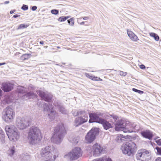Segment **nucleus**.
<instances>
[{"mask_svg": "<svg viewBox=\"0 0 161 161\" xmlns=\"http://www.w3.org/2000/svg\"><path fill=\"white\" fill-rule=\"evenodd\" d=\"M41 154L45 161H54L58 156L57 150L52 146H47L43 148Z\"/></svg>", "mask_w": 161, "mask_h": 161, "instance_id": "obj_1", "label": "nucleus"}, {"mask_svg": "<svg viewBox=\"0 0 161 161\" xmlns=\"http://www.w3.org/2000/svg\"><path fill=\"white\" fill-rule=\"evenodd\" d=\"M42 137L40 130L36 126L31 127L28 134V139L31 144L35 145L40 142Z\"/></svg>", "mask_w": 161, "mask_h": 161, "instance_id": "obj_2", "label": "nucleus"}, {"mask_svg": "<svg viewBox=\"0 0 161 161\" xmlns=\"http://www.w3.org/2000/svg\"><path fill=\"white\" fill-rule=\"evenodd\" d=\"M66 132L63 124H61L58 125L54 128V134L51 138L52 141L57 144H60Z\"/></svg>", "mask_w": 161, "mask_h": 161, "instance_id": "obj_3", "label": "nucleus"}, {"mask_svg": "<svg viewBox=\"0 0 161 161\" xmlns=\"http://www.w3.org/2000/svg\"><path fill=\"white\" fill-rule=\"evenodd\" d=\"M5 130L10 141L15 142L18 140L19 138L20 133L14 126L7 125L5 127Z\"/></svg>", "mask_w": 161, "mask_h": 161, "instance_id": "obj_4", "label": "nucleus"}, {"mask_svg": "<svg viewBox=\"0 0 161 161\" xmlns=\"http://www.w3.org/2000/svg\"><path fill=\"white\" fill-rule=\"evenodd\" d=\"M121 150L123 154L129 156H133L136 150V145L132 142H126L122 145Z\"/></svg>", "mask_w": 161, "mask_h": 161, "instance_id": "obj_5", "label": "nucleus"}, {"mask_svg": "<svg viewBox=\"0 0 161 161\" xmlns=\"http://www.w3.org/2000/svg\"><path fill=\"white\" fill-rule=\"evenodd\" d=\"M15 116L13 109L10 107L5 108L2 113V119L6 123H10L13 121Z\"/></svg>", "mask_w": 161, "mask_h": 161, "instance_id": "obj_6", "label": "nucleus"}, {"mask_svg": "<svg viewBox=\"0 0 161 161\" xmlns=\"http://www.w3.org/2000/svg\"><path fill=\"white\" fill-rule=\"evenodd\" d=\"M82 155L81 149L79 147H75L72 150L66 154L64 158L67 160L72 161L77 159Z\"/></svg>", "mask_w": 161, "mask_h": 161, "instance_id": "obj_7", "label": "nucleus"}, {"mask_svg": "<svg viewBox=\"0 0 161 161\" xmlns=\"http://www.w3.org/2000/svg\"><path fill=\"white\" fill-rule=\"evenodd\" d=\"M31 124L30 120L27 118L18 117L17 118L16 125L17 127L20 130L26 128Z\"/></svg>", "mask_w": 161, "mask_h": 161, "instance_id": "obj_8", "label": "nucleus"}, {"mask_svg": "<svg viewBox=\"0 0 161 161\" xmlns=\"http://www.w3.org/2000/svg\"><path fill=\"white\" fill-rule=\"evenodd\" d=\"M99 129L97 128H92L86 135L85 142L86 143H91L95 140L96 136L98 133Z\"/></svg>", "mask_w": 161, "mask_h": 161, "instance_id": "obj_9", "label": "nucleus"}, {"mask_svg": "<svg viewBox=\"0 0 161 161\" xmlns=\"http://www.w3.org/2000/svg\"><path fill=\"white\" fill-rule=\"evenodd\" d=\"M150 153L145 149L139 150L136 154L137 161H147V158L150 156Z\"/></svg>", "mask_w": 161, "mask_h": 161, "instance_id": "obj_10", "label": "nucleus"}, {"mask_svg": "<svg viewBox=\"0 0 161 161\" xmlns=\"http://www.w3.org/2000/svg\"><path fill=\"white\" fill-rule=\"evenodd\" d=\"M37 92L43 100L48 102L51 100L52 97V95L47 92H44L43 89H41L40 90H37Z\"/></svg>", "mask_w": 161, "mask_h": 161, "instance_id": "obj_11", "label": "nucleus"}, {"mask_svg": "<svg viewBox=\"0 0 161 161\" xmlns=\"http://www.w3.org/2000/svg\"><path fill=\"white\" fill-rule=\"evenodd\" d=\"M44 111L48 112L50 111V113L49 114L51 119H53L57 115V113L53 111V108L52 105L50 104H48L47 103H44L43 105Z\"/></svg>", "mask_w": 161, "mask_h": 161, "instance_id": "obj_12", "label": "nucleus"}, {"mask_svg": "<svg viewBox=\"0 0 161 161\" xmlns=\"http://www.w3.org/2000/svg\"><path fill=\"white\" fill-rule=\"evenodd\" d=\"M102 114L99 113H91L89 114L90 119L89 122L91 123L96 122L100 123L102 119L99 117L102 115Z\"/></svg>", "mask_w": 161, "mask_h": 161, "instance_id": "obj_13", "label": "nucleus"}, {"mask_svg": "<svg viewBox=\"0 0 161 161\" xmlns=\"http://www.w3.org/2000/svg\"><path fill=\"white\" fill-rule=\"evenodd\" d=\"M80 114H82L83 116L76 118L75 119V123L76 126H78L86 122L88 120V116L87 114H85L83 115V112L80 111Z\"/></svg>", "mask_w": 161, "mask_h": 161, "instance_id": "obj_14", "label": "nucleus"}, {"mask_svg": "<svg viewBox=\"0 0 161 161\" xmlns=\"http://www.w3.org/2000/svg\"><path fill=\"white\" fill-rule=\"evenodd\" d=\"M126 121L121 120L116 122L115 124V129L116 131H123L124 132H126L125 129Z\"/></svg>", "mask_w": 161, "mask_h": 161, "instance_id": "obj_15", "label": "nucleus"}, {"mask_svg": "<svg viewBox=\"0 0 161 161\" xmlns=\"http://www.w3.org/2000/svg\"><path fill=\"white\" fill-rule=\"evenodd\" d=\"M103 150V148L97 143L94 144L92 146V152L94 156H99Z\"/></svg>", "mask_w": 161, "mask_h": 161, "instance_id": "obj_16", "label": "nucleus"}, {"mask_svg": "<svg viewBox=\"0 0 161 161\" xmlns=\"http://www.w3.org/2000/svg\"><path fill=\"white\" fill-rule=\"evenodd\" d=\"M126 132L125 133H131L135 132V130H137L136 125L134 124H132L129 121H126L125 122V129Z\"/></svg>", "mask_w": 161, "mask_h": 161, "instance_id": "obj_17", "label": "nucleus"}, {"mask_svg": "<svg viewBox=\"0 0 161 161\" xmlns=\"http://www.w3.org/2000/svg\"><path fill=\"white\" fill-rule=\"evenodd\" d=\"M13 84L9 83H6L2 84V89L6 92L11 90L13 87Z\"/></svg>", "mask_w": 161, "mask_h": 161, "instance_id": "obj_18", "label": "nucleus"}, {"mask_svg": "<svg viewBox=\"0 0 161 161\" xmlns=\"http://www.w3.org/2000/svg\"><path fill=\"white\" fill-rule=\"evenodd\" d=\"M141 134L143 137L149 140H151L153 136L152 132L149 130L142 131Z\"/></svg>", "mask_w": 161, "mask_h": 161, "instance_id": "obj_19", "label": "nucleus"}, {"mask_svg": "<svg viewBox=\"0 0 161 161\" xmlns=\"http://www.w3.org/2000/svg\"><path fill=\"white\" fill-rule=\"evenodd\" d=\"M127 34L131 41L137 42L139 40L138 37L132 31L127 30Z\"/></svg>", "mask_w": 161, "mask_h": 161, "instance_id": "obj_20", "label": "nucleus"}, {"mask_svg": "<svg viewBox=\"0 0 161 161\" xmlns=\"http://www.w3.org/2000/svg\"><path fill=\"white\" fill-rule=\"evenodd\" d=\"M54 105L55 107H57L59 109V112L64 114H67L68 111L65 110L64 108L57 101H55L54 103Z\"/></svg>", "mask_w": 161, "mask_h": 161, "instance_id": "obj_21", "label": "nucleus"}, {"mask_svg": "<svg viewBox=\"0 0 161 161\" xmlns=\"http://www.w3.org/2000/svg\"><path fill=\"white\" fill-rule=\"evenodd\" d=\"M103 125L104 129L107 130L112 127L111 124L108 122L103 119L100 123Z\"/></svg>", "mask_w": 161, "mask_h": 161, "instance_id": "obj_22", "label": "nucleus"}, {"mask_svg": "<svg viewBox=\"0 0 161 161\" xmlns=\"http://www.w3.org/2000/svg\"><path fill=\"white\" fill-rule=\"evenodd\" d=\"M36 96L37 95L36 94L31 92H28L23 96V99L27 100L29 99L36 97Z\"/></svg>", "mask_w": 161, "mask_h": 161, "instance_id": "obj_23", "label": "nucleus"}, {"mask_svg": "<svg viewBox=\"0 0 161 161\" xmlns=\"http://www.w3.org/2000/svg\"><path fill=\"white\" fill-rule=\"evenodd\" d=\"M85 75L87 77L89 78L90 79L93 80H102L100 78L94 76H93L90 75L89 74L86 73L85 74Z\"/></svg>", "mask_w": 161, "mask_h": 161, "instance_id": "obj_24", "label": "nucleus"}, {"mask_svg": "<svg viewBox=\"0 0 161 161\" xmlns=\"http://www.w3.org/2000/svg\"><path fill=\"white\" fill-rule=\"evenodd\" d=\"M17 92L19 93H23L27 91V89L22 86H19L17 88Z\"/></svg>", "mask_w": 161, "mask_h": 161, "instance_id": "obj_25", "label": "nucleus"}, {"mask_svg": "<svg viewBox=\"0 0 161 161\" xmlns=\"http://www.w3.org/2000/svg\"><path fill=\"white\" fill-rule=\"evenodd\" d=\"M123 138H125V137L123 135L121 134H118L115 140L117 142L119 143H120L123 140Z\"/></svg>", "mask_w": 161, "mask_h": 161, "instance_id": "obj_26", "label": "nucleus"}, {"mask_svg": "<svg viewBox=\"0 0 161 161\" xmlns=\"http://www.w3.org/2000/svg\"><path fill=\"white\" fill-rule=\"evenodd\" d=\"M149 35L151 37H153L156 41L159 40V37L156 34L153 32H151L149 33Z\"/></svg>", "mask_w": 161, "mask_h": 161, "instance_id": "obj_27", "label": "nucleus"}, {"mask_svg": "<svg viewBox=\"0 0 161 161\" xmlns=\"http://www.w3.org/2000/svg\"><path fill=\"white\" fill-rule=\"evenodd\" d=\"M29 26V25L25 24H21L19 25L17 28L18 30H19L21 29L25 28Z\"/></svg>", "mask_w": 161, "mask_h": 161, "instance_id": "obj_28", "label": "nucleus"}, {"mask_svg": "<svg viewBox=\"0 0 161 161\" xmlns=\"http://www.w3.org/2000/svg\"><path fill=\"white\" fill-rule=\"evenodd\" d=\"M15 148L14 147H12L9 149V155L11 156H12L15 152Z\"/></svg>", "mask_w": 161, "mask_h": 161, "instance_id": "obj_29", "label": "nucleus"}, {"mask_svg": "<svg viewBox=\"0 0 161 161\" xmlns=\"http://www.w3.org/2000/svg\"><path fill=\"white\" fill-rule=\"evenodd\" d=\"M69 24L71 26H73L74 25V19L73 18H71L67 20Z\"/></svg>", "mask_w": 161, "mask_h": 161, "instance_id": "obj_30", "label": "nucleus"}, {"mask_svg": "<svg viewBox=\"0 0 161 161\" xmlns=\"http://www.w3.org/2000/svg\"><path fill=\"white\" fill-rule=\"evenodd\" d=\"M30 56V55L27 54H23L21 57V59L22 60H24L28 59Z\"/></svg>", "mask_w": 161, "mask_h": 161, "instance_id": "obj_31", "label": "nucleus"}, {"mask_svg": "<svg viewBox=\"0 0 161 161\" xmlns=\"http://www.w3.org/2000/svg\"><path fill=\"white\" fill-rule=\"evenodd\" d=\"M69 17V16L65 17L64 16H62L60 17L58 19V20L61 22H62L65 21Z\"/></svg>", "mask_w": 161, "mask_h": 161, "instance_id": "obj_32", "label": "nucleus"}, {"mask_svg": "<svg viewBox=\"0 0 161 161\" xmlns=\"http://www.w3.org/2000/svg\"><path fill=\"white\" fill-rule=\"evenodd\" d=\"M159 137H157L154 138V140L157 144L159 146H161V139H158Z\"/></svg>", "mask_w": 161, "mask_h": 161, "instance_id": "obj_33", "label": "nucleus"}, {"mask_svg": "<svg viewBox=\"0 0 161 161\" xmlns=\"http://www.w3.org/2000/svg\"><path fill=\"white\" fill-rule=\"evenodd\" d=\"M132 90L133 91L136 92H138V93L141 94H143L144 92L142 91L138 90L135 88H133Z\"/></svg>", "mask_w": 161, "mask_h": 161, "instance_id": "obj_34", "label": "nucleus"}, {"mask_svg": "<svg viewBox=\"0 0 161 161\" xmlns=\"http://www.w3.org/2000/svg\"><path fill=\"white\" fill-rule=\"evenodd\" d=\"M102 158L103 159V161H112L111 158L109 157H103Z\"/></svg>", "mask_w": 161, "mask_h": 161, "instance_id": "obj_35", "label": "nucleus"}, {"mask_svg": "<svg viewBox=\"0 0 161 161\" xmlns=\"http://www.w3.org/2000/svg\"><path fill=\"white\" fill-rule=\"evenodd\" d=\"M51 13L54 15H57L58 13V11L56 9H53L51 10Z\"/></svg>", "mask_w": 161, "mask_h": 161, "instance_id": "obj_36", "label": "nucleus"}, {"mask_svg": "<svg viewBox=\"0 0 161 161\" xmlns=\"http://www.w3.org/2000/svg\"><path fill=\"white\" fill-rule=\"evenodd\" d=\"M109 117H110V118H112L115 121L116 120H117L118 118V117L117 116L114 115V114H113L112 115H110L109 116Z\"/></svg>", "mask_w": 161, "mask_h": 161, "instance_id": "obj_37", "label": "nucleus"}, {"mask_svg": "<svg viewBox=\"0 0 161 161\" xmlns=\"http://www.w3.org/2000/svg\"><path fill=\"white\" fill-rule=\"evenodd\" d=\"M21 8L24 10H26L28 9V7L27 5L23 4Z\"/></svg>", "mask_w": 161, "mask_h": 161, "instance_id": "obj_38", "label": "nucleus"}, {"mask_svg": "<svg viewBox=\"0 0 161 161\" xmlns=\"http://www.w3.org/2000/svg\"><path fill=\"white\" fill-rule=\"evenodd\" d=\"M156 149L157 151L158 154L161 155V147H157Z\"/></svg>", "mask_w": 161, "mask_h": 161, "instance_id": "obj_39", "label": "nucleus"}, {"mask_svg": "<svg viewBox=\"0 0 161 161\" xmlns=\"http://www.w3.org/2000/svg\"><path fill=\"white\" fill-rule=\"evenodd\" d=\"M4 137L5 135H2L0 136V139L1 141L3 143H4Z\"/></svg>", "mask_w": 161, "mask_h": 161, "instance_id": "obj_40", "label": "nucleus"}, {"mask_svg": "<svg viewBox=\"0 0 161 161\" xmlns=\"http://www.w3.org/2000/svg\"><path fill=\"white\" fill-rule=\"evenodd\" d=\"M119 74L121 76H125L127 75V73L122 71H120L119 72Z\"/></svg>", "mask_w": 161, "mask_h": 161, "instance_id": "obj_41", "label": "nucleus"}, {"mask_svg": "<svg viewBox=\"0 0 161 161\" xmlns=\"http://www.w3.org/2000/svg\"><path fill=\"white\" fill-rule=\"evenodd\" d=\"M93 161H103V159L102 158H99L97 159H94Z\"/></svg>", "mask_w": 161, "mask_h": 161, "instance_id": "obj_42", "label": "nucleus"}, {"mask_svg": "<svg viewBox=\"0 0 161 161\" xmlns=\"http://www.w3.org/2000/svg\"><path fill=\"white\" fill-rule=\"evenodd\" d=\"M0 136L2 135H5L4 132L2 129H0Z\"/></svg>", "mask_w": 161, "mask_h": 161, "instance_id": "obj_43", "label": "nucleus"}, {"mask_svg": "<svg viewBox=\"0 0 161 161\" xmlns=\"http://www.w3.org/2000/svg\"><path fill=\"white\" fill-rule=\"evenodd\" d=\"M37 7L36 6H33L31 8V9L33 11H35Z\"/></svg>", "mask_w": 161, "mask_h": 161, "instance_id": "obj_44", "label": "nucleus"}, {"mask_svg": "<svg viewBox=\"0 0 161 161\" xmlns=\"http://www.w3.org/2000/svg\"><path fill=\"white\" fill-rule=\"evenodd\" d=\"M140 68L142 69H144L145 68V66L143 65V64H142L140 66Z\"/></svg>", "mask_w": 161, "mask_h": 161, "instance_id": "obj_45", "label": "nucleus"}, {"mask_svg": "<svg viewBox=\"0 0 161 161\" xmlns=\"http://www.w3.org/2000/svg\"><path fill=\"white\" fill-rule=\"evenodd\" d=\"M82 18L84 20H87L89 19L88 17H83Z\"/></svg>", "mask_w": 161, "mask_h": 161, "instance_id": "obj_46", "label": "nucleus"}, {"mask_svg": "<svg viewBox=\"0 0 161 161\" xmlns=\"http://www.w3.org/2000/svg\"><path fill=\"white\" fill-rule=\"evenodd\" d=\"M155 161H161V158L160 157L157 158Z\"/></svg>", "mask_w": 161, "mask_h": 161, "instance_id": "obj_47", "label": "nucleus"}, {"mask_svg": "<svg viewBox=\"0 0 161 161\" xmlns=\"http://www.w3.org/2000/svg\"><path fill=\"white\" fill-rule=\"evenodd\" d=\"M19 16H20L19 15H18V14H15L13 16V17L15 18H17Z\"/></svg>", "mask_w": 161, "mask_h": 161, "instance_id": "obj_48", "label": "nucleus"}, {"mask_svg": "<svg viewBox=\"0 0 161 161\" xmlns=\"http://www.w3.org/2000/svg\"><path fill=\"white\" fill-rule=\"evenodd\" d=\"M15 11V10H11L10 11V14H12Z\"/></svg>", "mask_w": 161, "mask_h": 161, "instance_id": "obj_49", "label": "nucleus"}, {"mask_svg": "<svg viewBox=\"0 0 161 161\" xmlns=\"http://www.w3.org/2000/svg\"><path fill=\"white\" fill-rule=\"evenodd\" d=\"M9 3V1H6L4 2V3L5 4H7Z\"/></svg>", "mask_w": 161, "mask_h": 161, "instance_id": "obj_50", "label": "nucleus"}, {"mask_svg": "<svg viewBox=\"0 0 161 161\" xmlns=\"http://www.w3.org/2000/svg\"><path fill=\"white\" fill-rule=\"evenodd\" d=\"M5 64V63H0V66L1 65H4Z\"/></svg>", "mask_w": 161, "mask_h": 161, "instance_id": "obj_51", "label": "nucleus"}, {"mask_svg": "<svg viewBox=\"0 0 161 161\" xmlns=\"http://www.w3.org/2000/svg\"><path fill=\"white\" fill-rule=\"evenodd\" d=\"M85 24V22L83 21V22H82L81 23H80V25H83Z\"/></svg>", "mask_w": 161, "mask_h": 161, "instance_id": "obj_52", "label": "nucleus"}, {"mask_svg": "<svg viewBox=\"0 0 161 161\" xmlns=\"http://www.w3.org/2000/svg\"><path fill=\"white\" fill-rule=\"evenodd\" d=\"M40 43L41 44H44V42L43 41H41L40 42Z\"/></svg>", "mask_w": 161, "mask_h": 161, "instance_id": "obj_53", "label": "nucleus"}, {"mask_svg": "<svg viewBox=\"0 0 161 161\" xmlns=\"http://www.w3.org/2000/svg\"><path fill=\"white\" fill-rule=\"evenodd\" d=\"M79 113H78V112H77V113H76V114H75V116H76L77 115H79Z\"/></svg>", "mask_w": 161, "mask_h": 161, "instance_id": "obj_54", "label": "nucleus"}, {"mask_svg": "<svg viewBox=\"0 0 161 161\" xmlns=\"http://www.w3.org/2000/svg\"><path fill=\"white\" fill-rule=\"evenodd\" d=\"M57 47V48H58V49H59V48H60V47H59V46H58V47Z\"/></svg>", "mask_w": 161, "mask_h": 161, "instance_id": "obj_55", "label": "nucleus"}, {"mask_svg": "<svg viewBox=\"0 0 161 161\" xmlns=\"http://www.w3.org/2000/svg\"><path fill=\"white\" fill-rule=\"evenodd\" d=\"M44 47L45 48H47V46H45V47Z\"/></svg>", "mask_w": 161, "mask_h": 161, "instance_id": "obj_56", "label": "nucleus"}, {"mask_svg": "<svg viewBox=\"0 0 161 161\" xmlns=\"http://www.w3.org/2000/svg\"><path fill=\"white\" fill-rule=\"evenodd\" d=\"M81 19V18H80L78 19Z\"/></svg>", "mask_w": 161, "mask_h": 161, "instance_id": "obj_57", "label": "nucleus"}]
</instances>
